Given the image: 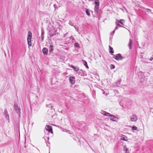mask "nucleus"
<instances>
[{
	"label": "nucleus",
	"instance_id": "obj_1",
	"mask_svg": "<svg viewBox=\"0 0 153 153\" xmlns=\"http://www.w3.org/2000/svg\"><path fill=\"white\" fill-rule=\"evenodd\" d=\"M113 58L117 61H119L122 60L124 58V57L122 56L121 54L118 53L113 57Z\"/></svg>",
	"mask_w": 153,
	"mask_h": 153
},
{
	"label": "nucleus",
	"instance_id": "obj_2",
	"mask_svg": "<svg viewBox=\"0 0 153 153\" xmlns=\"http://www.w3.org/2000/svg\"><path fill=\"white\" fill-rule=\"evenodd\" d=\"M28 37L27 38L28 44L29 46H31V38L32 37V34L30 31H28Z\"/></svg>",
	"mask_w": 153,
	"mask_h": 153
},
{
	"label": "nucleus",
	"instance_id": "obj_3",
	"mask_svg": "<svg viewBox=\"0 0 153 153\" xmlns=\"http://www.w3.org/2000/svg\"><path fill=\"white\" fill-rule=\"evenodd\" d=\"M116 22L117 24V25L122 27L123 25V23L124 22V21L123 19H120V20H116Z\"/></svg>",
	"mask_w": 153,
	"mask_h": 153
},
{
	"label": "nucleus",
	"instance_id": "obj_4",
	"mask_svg": "<svg viewBox=\"0 0 153 153\" xmlns=\"http://www.w3.org/2000/svg\"><path fill=\"white\" fill-rule=\"evenodd\" d=\"M130 120L131 122H135L137 120V116L135 114L132 115L130 117Z\"/></svg>",
	"mask_w": 153,
	"mask_h": 153
},
{
	"label": "nucleus",
	"instance_id": "obj_5",
	"mask_svg": "<svg viewBox=\"0 0 153 153\" xmlns=\"http://www.w3.org/2000/svg\"><path fill=\"white\" fill-rule=\"evenodd\" d=\"M45 129L47 131H48L49 132L51 133H53L52 128L51 126L49 125L46 126L45 127Z\"/></svg>",
	"mask_w": 153,
	"mask_h": 153
},
{
	"label": "nucleus",
	"instance_id": "obj_6",
	"mask_svg": "<svg viewBox=\"0 0 153 153\" xmlns=\"http://www.w3.org/2000/svg\"><path fill=\"white\" fill-rule=\"evenodd\" d=\"M70 82L72 84H74L75 82V79L73 76H70L69 78Z\"/></svg>",
	"mask_w": 153,
	"mask_h": 153
},
{
	"label": "nucleus",
	"instance_id": "obj_7",
	"mask_svg": "<svg viewBox=\"0 0 153 153\" xmlns=\"http://www.w3.org/2000/svg\"><path fill=\"white\" fill-rule=\"evenodd\" d=\"M14 108L16 112L18 114H20V109L18 107V105H15Z\"/></svg>",
	"mask_w": 153,
	"mask_h": 153
},
{
	"label": "nucleus",
	"instance_id": "obj_8",
	"mask_svg": "<svg viewBox=\"0 0 153 153\" xmlns=\"http://www.w3.org/2000/svg\"><path fill=\"white\" fill-rule=\"evenodd\" d=\"M70 67L73 68L74 70L76 72H78L79 70V68L78 67L74 66L72 65H71Z\"/></svg>",
	"mask_w": 153,
	"mask_h": 153
},
{
	"label": "nucleus",
	"instance_id": "obj_9",
	"mask_svg": "<svg viewBox=\"0 0 153 153\" xmlns=\"http://www.w3.org/2000/svg\"><path fill=\"white\" fill-rule=\"evenodd\" d=\"M77 72L78 74L79 75L81 76H84L85 75L84 71L81 69L79 70V71H78V72Z\"/></svg>",
	"mask_w": 153,
	"mask_h": 153
},
{
	"label": "nucleus",
	"instance_id": "obj_10",
	"mask_svg": "<svg viewBox=\"0 0 153 153\" xmlns=\"http://www.w3.org/2000/svg\"><path fill=\"white\" fill-rule=\"evenodd\" d=\"M42 51L44 55H47L48 54V50L46 48H44L42 50Z\"/></svg>",
	"mask_w": 153,
	"mask_h": 153
},
{
	"label": "nucleus",
	"instance_id": "obj_11",
	"mask_svg": "<svg viewBox=\"0 0 153 153\" xmlns=\"http://www.w3.org/2000/svg\"><path fill=\"white\" fill-rule=\"evenodd\" d=\"M101 113L102 114L104 115L105 116H109V117H110L111 115L110 114H109L108 112H107L106 111H101Z\"/></svg>",
	"mask_w": 153,
	"mask_h": 153
},
{
	"label": "nucleus",
	"instance_id": "obj_12",
	"mask_svg": "<svg viewBox=\"0 0 153 153\" xmlns=\"http://www.w3.org/2000/svg\"><path fill=\"white\" fill-rule=\"evenodd\" d=\"M110 119L112 120L116 121L117 119V117L112 115H111L110 116Z\"/></svg>",
	"mask_w": 153,
	"mask_h": 153
},
{
	"label": "nucleus",
	"instance_id": "obj_13",
	"mask_svg": "<svg viewBox=\"0 0 153 153\" xmlns=\"http://www.w3.org/2000/svg\"><path fill=\"white\" fill-rule=\"evenodd\" d=\"M144 73L142 71H140L138 73V76L140 78H141L142 77Z\"/></svg>",
	"mask_w": 153,
	"mask_h": 153
},
{
	"label": "nucleus",
	"instance_id": "obj_14",
	"mask_svg": "<svg viewBox=\"0 0 153 153\" xmlns=\"http://www.w3.org/2000/svg\"><path fill=\"white\" fill-rule=\"evenodd\" d=\"M132 41L131 39H129V42L128 45L129 48L130 49H131L132 48Z\"/></svg>",
	"mask_w": 153,
	"mask_h": 153
},
{
	"label": "nucleus",
	"instance_id": "obj_15",
	"mask_svg": "<svg viewBox=\"0 0 153 153\" xmlns=\"http://www.w3.org/2000/svg\"><path fill=\"white\" fill-rule=\"evenodd\" d=\"M7 114V111L5 110L4 112V115H5V118L6 119L8 120H9V116L8 114Z\"/></svg>",
	"mask_w": 153,
	"mask_h": 153
},
{
	"label": "nucleus",
	"instance_id": "obj_16",
	"mask_svg": "<svg viewBox=\"0 0 153 153\" xmlns=\"http://www.w3.org/2000/svg\"><path fill=\"white\" fill-rule=\"evenodd\" d=\"M41 32L42 41H43L44 37V31L43 30H42Z\"/></svg>",
	"mask_w": 153,
	"mask_h": 153
},
{
	"label": "nucleus",
	"instance_id": "obj_17",
	"mask_svg": "<svg viewBox=\"0 0 153 153\" xmlns=\"http://www.w3.org/2000/svg\"><path fill=\"white\" fill-rule=\"evenodd\" d=\"M53 45H51L49 47V53H51L53 51Z\"/></svg>",
	"mask_w": 153,
	"mask_h": 153
},
{
	"label": "nucleus",
	"instance_id": "obj_18",
	"mask_svg": "<svg viewBox=\"0 0 153 153\" xmlns=\"http://www.w3.org/2000/svg\"><path fill=\"white\" fill-rule=\"evenodd\" d=\"M121 139L124 141H126L127 140V137L126 136L122 135L121 136Z\"/></svg>",
	"mask_w": 153,
	"mask_h": 153
},
{
	"label": "nucleus",
	"instance_id": "obj_19",
	"mask_svg": "<svg viewBox=\"0 0 153 153\" xmlns=\"http://www.w3.org/2000/svg\"><path fill=\"white\" fill-rule=\"evenodd\" d=\"M99 6H95L94 10L96 13L98 12L99 11Z\"/></svg>",
	"mask_w": 153,
	"mask_h": 153
},
{
	"label": "nucleus",
	"instance_id": "obj_20",
	"mask_svg": "<svg viewBox=\"0 0 153 153\" xmlns=\"http://www.w3.org/2000/svg\"><path fill=\"white\" fill-rule=\"evenodd\" d=\"M82 62H83V63L85 66L87 68H88V66L87 64L86 61L85 60H82Z\"/></svg>",
	"mask_w": 153,
	"mask_h": 153
},
{
	"label": "nucleus",
	"instance_id": "obj_21",
	"mask_svg": "<svg viewBox=\"0 0 153 153\" xmlns=\"http://www.w3.org/2000/svg\"><path fill=\"white\" fill-rule=\"evenodd\" d=\"M109 49L110 50L109 51V52L111 53H113L114 52V51L113 50V48L111 47L110 46H109Z\"/></svg>",
	"mask_w": 153,
	"mask_h": 153
},
{
	"label": "nucleus",
	"instance_id": "obj_22",
	"mask_svg": "<svg viewBox=\"0 0 153 153\" xmlns=\"http://www.w3.org/2000/svg\"><path fill=\"white\" fill-rule=\"evenodd\" d=\"M85 12L87 16H88L89 17L90 16V13L89 11V10L88 9H86L85 10Z\"/></svg>",
	"mask_w": 153,
	"mask_h": 153
},
{
	"label": "nucleus",
	"instance_id": "obj_23",
	"mask_svg": "<svg viewBox=\"0 0 153 153\" xmlns=\"http://www.w3.org/2000/svg\"><path fill=\"white\" fill-rule=\"evenodd\" d=\"M95 6H99V2L98 0H96L94 2Z\"/></svg>",
	"mask_w": 153,
	"mask_h": 153
},
{
	"label": "nucleus",
	"instance_id": "obj_24",
	"mask_svg": "<svg viewBox=\"0 0 153 153\" xmlns=\"http://www.w3.org/2000/svg\"><path fill=\"white\" fill-rule=\"evenodd\" d=\"M120 83V80H118L116 82V84L118 86V85H119Z\"/></svg>",
	"mask_w": 153,
	"mask_h": 153
},
{
	"label": "nucleus",
	"instance_id": "obj_25",
	"mask_svg": "<svg viewBox=\"0 0 153 153\" xmlns=\"http://www.w3.org/2000/svg\"><path fill=\"white\" fill-rule=\"evenodd\" d=\"M132 129L133 130H136L137 128V127L136 126H133L132 127Z\"/></svg>",
	"mask_w": 153,
	"mask_h": 153
},
{
	"label": "nucleus",
	"instance_id": "obj_26",
	"mask_svg": "<svg viewBox=\"0 0 153 153\" xmlns=\"http://www.w3.org/2000/svg\"><path fill=\"white\" fill-rule=\"evenodd\" d=\"M110 68L111 69H113L115 68V66L114 65L111 64L110 65Z\"/></svg>",
	"mask_w": 153,
	"mask_h": 153
},
{
	"label": "nucleus",
	"instance_id": "obj_27",
	"mask_svg": "<svg viewBox=\"0 0 153 153\" xmlns=\"http://www.w3.org/2000/svg\"><path fill=\"white\" fill-rule=\"evenodd\" d=\"M146 10L147 12H151V10L148 8L146 9Z\"/></svg>",
	"mask_w": 153,
	"mask_h": 153
},
{
	"label": "nucleus",
	"instance_id": "obj_28",
	"mask_svg": "<svg viewBox=\"0 0 153 153\" xmlns=\"http://www.w3.org/2000/svg\"><path fill=\"white\" fill-rule=\"evenodd\" d=\"M74 46L76 47H79V44L77 43H75L74 44Z\"/></svg>",
	"mask_w": 153,
	"mask_h": 153
},
{
	"label": "nucleus",
	"instance_id": "obj_29",
	"mask_svg": "<svg viewBox=\"0 0 153 153\" xmlns=\"http://www.w3.org/2000/svg\"><path fill=\"white\" fill-rule=\"evenodd\" d=\"M69 24L71 26H73V23L71 21H69Z\"/></svg>",
	"mask_w": 153,
	"mask_h": 153
},
{
	"label": "nucleus",
	"instance_id": "obj_30",
	"mask_svg": "<svg viewBox=\"0 0 153 153\" xmlns=\"http://www.w3.org/2000/svg\"><path fill=\"white\" fill-rule=\"evenodd\" d=\"M125 150H126V153H127V151L128 150L127 148H125L124 149Z\"/></svg>",
	"mask_w": 153,
	"mask_h": 153
},
{
	"label": "nucleus",
	"instance_id": "obj_31",
	"mask_svg": "<svg viewBox=\"0 0 153 153\" xmlns=\"http://www.w3.org/2000/svg\"><path fill=\"white\" fill-rule=\"evenodd\" d=\"M153 59V58L152 57H150V60L151 61H152Z\"/></svg>",
	"mask_w": 153,
	"mask_h": 153
},
{
	"label": "nucleus",
	"instance_id": "obj_32",
	"mask_svg": "<svg viewBox=\"0 0 153 153\" xmlns=\"http://www.w3.org/2000/svg\"><path fill=\"white\" fill-rule=\"evenodd\" d=\"M115 30H114L113 31V32H112V35H113V34H114V32H115Z\"/></svg>",
	"mask_w": 153,
	"mask_h": 153
},
{
	"label": "nucleus",
	"instance_id": "obj_33",
	"mask_svg": "<svg viewBox=\"0 0 153 153\" xmlns=\"http://www.w3.org/2000/svg\"><path fill=\"white\" fill-rule=\"evenodd\" d=\"M117 29H118V27L117 26L115 27V29L114 30H115Z\"/></svg>",
	"mask_w": 153,
	"mask_h": 153
},
{
	"label": "nucleus",
	"instance_id": "obj_34",
	"mask_svg": "<svg viewBox=\"0 0 153 153\" xmlns=\"http://www.w3.org/2000/svg\"><path fill=\"white\" fill-rule=\"evenodd\" d=\"M25 148H26V146H25Z\"/></svg>",
	"mask_w": 153,
	"mask_h": 153
},
{
	"label": "nucleus",
	"instance_id": "obj_35",
	"mask_svg": "<svg viewBox=\"0 0 153 153\" xmlns=\"http://www.w3.org/2000/svg\"><path fill=\"white\" fill-rule=\"evenodd\" d=\"M75 28L76 29V27H75Z\"/></svg>",
	"mask_w": 153,
	"mask_h": 153
},
{
	"label": "nucleus",
	"instance_id": "obj_36",
	"mask_svg": "<svg viewBox=\"0 0 153 153\" xmlns=\"http://www.w3.org/2000/svg\"><path fill=\"white\" fill-rule=\"evenodd\" d=\"M49 153H50V152H49Z\"/></svg>",
	"mask_w": 153,
	"mask_h": 153
}]
</instances>
